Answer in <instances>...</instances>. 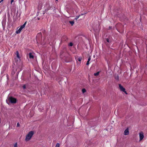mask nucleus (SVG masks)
<instances>
[{"label": "nucleus", "instance_id": "1", "mask_svg": "<svg viewBox=\"0 0 147 147\" xmlns=\"http://www.w3.org/2000/svg\"><path fill=\"white\" fill-rule=\"evenodd\" d=\"M34 134L33 131H31L26 135L25 140L26 141H28L29 140L32 138Z\"/></svg>", "mask_w": 147, "mask_h": 147}, {"label": "nucleus", "instance_id": "2", "mask_svg": "<svg viewBox=\"0 0 147 147\" xmlns=\"http://www.w3.org/2000/svg\"><path fill=\"white\" fill-rule=\"evenodd\" d=\"M9 102L12 103H15L17 101L16 99L12 97H9L8 99Z\"/></svg>", "mask_w": 147, "mask_h": 147}, {"label": "nucleus", "instance_id": "3", "mask_svg": "<svg viewBox=\"0 0 147 147\" xmlns=\"http://www.w3.org/2000/svg\"><path fill=\"white\" fill-rule=\"evenodd\" d=\"M44 8L45 9V12H47L48 10L50 9L51 8V7L49 3H46L45 5Z\"/></svg>", "mask_w": 147, "mask_h": 147}, {"label": "nucleus", "instance_id": "4", "mask_svg": "<svg viewBox=\"0 0 147 147\" xmlns=\"http://www.w3.org/2000/svg\"><path fill=\"white\" fill-rule=\"evenodd\" d=\"M119 88L121 91H123L125 93V94H127V92L125 91V89L124 88L121 84H119Z\"/></svg>", "mask_w": 147, "mask_h": 147}, {"label": "nucleus", "instance_id": "5", "mask_svg": "<svg viewBox=\"0 0 147 147\" xmlns=\"http://www.w3.org/2000/svg\"><path fill=\"white\" fill-rule=\"evenodd\" d=\"M144 136L143 132H141L139 134L140 141L141 140L144 138Z\"/></svg>", "mask_w": 147, "mask_h": 147}, {"label": "nucleus", "instance_id": "6", "mask_svg": "<svg viewBox=\"0 0 147 147\" xmlns=\"http://www.w3.org/2000/svg\"><path fill=\"white\" fill-rule=\"evenodd\" d=\"M129 134V129L127 128L124 131V134L125 135H128Z\"/></svg>", "mask_w": 147, "mask_h": 147}, {"label": "nucleus", "instance_id": "7", "mask_svg": "<svg viewBox=\"0 0 147 147\" xmlns=\"http://www.w3.org/2000/svg\"><path fill=\"white\" fill-rule=\"evenodd\" d=\"M22 29L21 27H20L18 30H17L16 31V33L17 34L20 33Z\"/></svg>", "mask_w": 147, "mask_h": 147}, {"label": "nucleus", "instance_id": "8", "mask_svg": "<svg viewBox=\"0 0 147 147\" xmlns=\"http://www.w3.org/2000/svg\"><path fill=\"white\" fill-rule=\"evenodd\" d=\"M29 57L30 58L32 59H33L34 58V56L33 55H32V53H29Z\"/></svg>", "mask_w": 147, "mask_h": 147}, {"label": "nucleus", "instance_id": "9", "mask_svg": "<svg viewBox=\"0 0 147 147\" xmlns=\"http://www.w3.org/2000/svg\"><path fill=\"white\" fill-rule=\"evenodd\" d=\"M16 55L17 58L19 59H20V54H19V53L18 51H16Z\"/></svg>", "mask_w": 147, "mask_h": 147}, {"label": "nucleus", "instance_id": "10", "mask_svg": "<svg viewBox=\"0 0 147 147\" xmlns=\"http://www.w3.org/2000/svg\"><path fill=\"white\" fill-rule=\"evenodd\" d=\"M26 22H25L24 23L22 26H21L20 27L22 29H23V28H24L25 27V26L26 25Z\"/></svg>", "mask_w": 147, "mask_h": 147}, {"label": "nucleus", "instance_id": "11", "mask_svg": "<svg viewBox=\"0 0 147 147\" xmlns=\"http://www.w3.org/2000/svg\"><path fill=\"white\" fill-rule=\"evenodd\" d=\"M84 15L83 14H81V15H80L78 16H77L76 17V18H75V19L76 20H77L79 18V17L81 15Z\"/></svg>", "mask_w": 147, "mask_h": 147}, {"label": "nucleus", "instance_id": "12", "mask_svg": "<svg viewBox=\"0 0 147 147\" xmlns=\"http://www.w3.org/2000/svg\"><path fill=\"white\" fill-rule=\"evenodd\" d=\"M17 70L16 69L15 71L14 70H13L11 72V74L12 75H13L16 72V71Z\"/></svg>", "mask_w": 147, "mask_h": 147}, {"label": "nucleus", "instance_id": "13", "mask_svg": "<svg viewBox=\"0 0 147 147\" xmlns=\"http://www.w3.org/2000/svg\"><path fill=\"white\" fill-rule=\"evenodd\" d=\"M99 72H97V73H94V75L95 76H98L99 75Z\"/></svg>", "mask_w": 147, "mask_h": 147}, {"label": "nucleus", "instance_id": "14", "mask_svg": "<svg viewBox=\"0 0 147 147\" xmlns=\"http://www.w3.org/2000/svg\"><path fill=\"white\" fill-rule=\"evenodd\" d=\"M71 25L72 26L74 24V22L73 21H69Z\"/></svg>", "mask_w": 147, "mask_h": 147}, {"label": "nucleus", "instance_id": "15", "mask_svg": "<svg viewBox=\"0 0 147 147\" xmlns=\"http://www.w3.org/2000/svg\"><path fill=\"white\" fill-rule=\"evenodd\" d=\"M13 147H18V144L17 142L14 144Z\"/></svg>", "mask_w": 147, "mask_h": 147}, {"label": "nucleus", "instance_id": "16", "mask_svg": "<svg viewBox=\"0 0 147 147\" xmlns=\"http://www.w3.org/2000/svg\"><path fill=\"white\" fill-rule=\"evenodd\" d=\"M106 40L107 42H110L111 41V40L109 38H107L106 39Z\"/></svg>", "mask_w": 147, "mask_h": 147}, {"label": "nucleus", "instance_id": "17", "mask_svg": "<svg viewBox=\"0 0 147 147\" xmlns=\"http://www.w3.org/2000/svg\"><path fill=\"white\" fill-rule=\"evenodd\" d=\"M82 91L83 93H84L86 92V90L85 89L83 88L82 89Z\"/></svg>", "mask_w": 147, "mask_h": 147}, {"label": "nucleus", "instance_id": "18", "mask_svg": "<svg viewBox=\"0 0 147 147\" xmlns=\"http://www.w3.org/2000/svg\"><path fill=\"white\" fill-rule=\"evenodd\" d=\"M69 45L70 46H72L73 45V44L72 42H70L69 43Z\"/></svg>", "mask_w": 147, "mask_h": 147}, {"label": "nucleus", "instance_id": "19", "mask_svg": "<svg viewBox=\"0 0 147 147\" xmlns=\"http://www.w3.org/2000/svg\"><path fill=\"white\" fill-rule=\"evenodd\" d=\"M82 58L81 57H79L77 59V60H78L79 61H80L82 60Z\"/></svg>", "mask_w": 147, "mask_h": 147}, {"label": "nucleus", "instance_id": "20", "mask_svg": "<svg viewBox=\"0 0 147 147\" xmlns=\"http://www.w3.org/2000/svg\"><path fill=\"white\" fill-rule=\"evenodd\" d=\"M59 144L58 143H57L56 144L55 147H59Z\"/></svg>", "mask_w": 147, "mask_h": 147}, {"label": "nucleus", "instance_id": "21", "mask_svg": "<svg viewBox=\"0 0 147 147\" xmlns=\"http://www.w3.org/2000/svg\"><path fill=\"white\" fill-rule=\"evenodd\" d=\"M90 60H91V57H90L88 58V61H90Z\"/></svg>", "mask_w": 147, "mask_h": 147}, {"label": "nucleus", "instance_id": "22", "mask_svg": "<svg viewBox=\"0 0 147 147\" xmlns=\"http://www.w3.org/2000/svg\"><path fill=\"white\" fill-rule=\"evenodd\" d=\"M89 62H90L89 61H87V63L86 64V65H88L89 64V63H90Z\"/></svg>", "mask_w": 147, "mask_h": 147}, {"label": "nucleus", "instance_id": "23", "mask_svg": "<svg viewBox=\"0 0 147 147\" xmlns=\"http://www.w3.org/2000/svg\"><path fill=\"white\" fill-rule=\"evenodd\" d=\"M23 88L24 89L26 88V86L25 85H24L23 86Z\"/></svg>", "mask_w": 147, "mask_h": 147}, {"label": "nucleus", "instance_id": "24", "mask_svg": "<svg viewBox=\"0 0 147 147\" xmlns=\"http://www.w3.org/2000/svg\"><path fill=\"white\" fill-rule=\"evenodd\" d=\"M20 126V123H17V126L19 127Z\"/></svg>", "mask_w": 147, "mask_h": 147}, {"label": "nucleus", "instance_id": "25", "mask_svg": "<svg viewBox=\"0 0 147 147\" xmlns=\"http://www.w3.org/2000/svg\"><path fill=\"white\" fill-rule=\"evenodd\" d=\"M14 0H11V3L12 4V3L13 2Z\"/></svg>", "mask_w": 147, "mask_h": 147}, {"label": "nucleus", "instance_id": "26", "mask_svg": "<svg viewBox=\"0 0 147 147\" xmlns=\"http://www.w3.org/2000/svg\"><path fill=\"white\" fill-rule=\"evenodd\" d=\"M111 28H112L111 27L109 26V29H111Z\"/></svg>", "mask_w": 147, "mask_h": 147}, {"label": "nucleus", "instance_id": "27", "mask_svg": "<svg viewBox=\"0 0 147 147\" xmlns=\"http://www.w3.org/2000/svg\"><path fill=\"white\" fill-rule=\"evenodd\" d=\"M116 80H118V76H117V78H116Z\"/></svg>", "mask_w": 147, "mask_h": 147}, {"label": "nucleus", "instance_id": "28", "mask_svg": "<svg viewBox=\"0 0 147 147\" xmlns=\"http://www.w3.org/2000/svg\"><path fill=\"white\" fill-rule=\"evenodd\" d=\"M3 0H1V1L0 2V3L1 2V1H2Z\"/></svg>", "mask_w": 147, "mask_h": 147}, {"label": "nucleus", "instance_id": "29", "mask_svg": "<svg viewBox=\"0 0 147 147\" xmlns=\"http://www.w3.org/2000/svg\"><path fill=\"white\" fill-rule=\"evenodd\" d=\"M65 38H66L67 39V37L66 36H65Z\"/></svg>", "mask_w": 147, "mask_h": 147}, {"label": "nucleus", "instance_id": "30", "mask_svg": "<svg viewBox=\"0 0 147 147\" xmlns=\"http://www.w3.org/2000/svg\"><path fill=\"white\" fill-rule=\"evenodd\" d=\"M21 71V70H20V71L18 72V73L19 72V71Z\"/></svg>", "mask_w": 147, "mask_h": 147}, {"label": "nucleus", "instance_id": "31", "mask_svg": "<svg viewBox=\"0 0 147 147\" xmlns=\"http://www.w3.org/2000/svg\"><path fill=\"white\" fill-rule=\"evenodd\" d=\"M56 1H57L58 0H56Z\"/></svg>", "mask_w": 147, "mask_h": 147}]
</instances>
